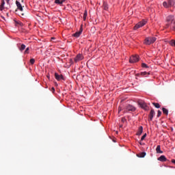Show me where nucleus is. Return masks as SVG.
<instances>
[{"instance_id": "23", "label": "nucleus", "mask_w": 175, "mask_h": 175, "mask_svg": "<svg viewBox=\"0 0 175 175\" xmlns=\"http://www.w3.org/2000/svg\"><path fill=\"white\" fill-rule=\"evenodd\" d=\"M103 6L104 10H107V9H109V5L106 3H104Z\"/></svg>"}, {"instance_id": "33", "label": "nucleus", "mask_w": 175, "mask_h": 175, "mask_svg": "<svg viewBox=\"0 0 175 175\" xmlns=\"http://www.w3.org/2000/svg\"><path fill=\"white\" fill-rule=\"evenodd\" d=\"M172 163H175V160H174V159H172Z\"/></svg>"}, {"instance_id": "13", "label": "nucleus", "mask_w": 175, "mask_h": 175, "mask_svg": "<svg viewBox=\"0 0 175 175\" xmlns=\"http://www.w3.org/2000/svg\"><path fill=\"white\" fill-rule=\"evenodd\" d=\"M5 0H1V4L0 5V10L2 12L5 9Z\"/></svg>"}, {"instance_id": "5", "label": "nucleus", "mask_w": 175, "mask_h": 175, "mask_svg": "<svg viewBox=\"0 0 175 175\" xmlns=\"http://www.w3.org/2000/svg\"><path fill=\"white\" fill-rule=\"evenodd\" d=\"M83 59H84V56L80 53L77 55V56L74 58L75 62H80V61H83Z\"/></svg>"}, {"instance_id": "37", "label": "nucleus", "mask_w": 175, "mask_h": 175, "mask_svg": "<svg viewBox=\"0 0 175 175\" xmlns=\"http://www.w3.org/2000/svg\"><path fill=\"white\" fill-rule=\"evenodd\" d=\"M140 144H141V146H142V143H140Z\"/></svg>"}, {"instance_id": "10", "label": "nucleus", "mask_w": 175, "mask_h": 175, "mask_svg": "<svg viewBox=\"0 0 175 175\" xmlns=\"http://www.w3.org/2000/svg\"><path fill=\"white\" fill-rule=\"evenodd\" d=\"M16 5L18 10H20L21 12H23V5H21V3H20L18 1L16 0Z\"/></svg>"}, {"instance_id": "14", "label": "nucleus", "mask_w": 175, "mask_h": 175, "mask_svg": "<svg viewBox=\"0 0 175 175\" xmlns=\"http://www.w3.org/2000/svg\"><path fill=\"white\" fill-rule=\"evenodd\" d=\"M137 157H138V158H144L146 157V152H142L137 154Z\"/></svg>"}, {"instance_id": "25", "label": "nucleus", "mask_w": 175, "mask_h": 175, "mask_svg": "<svg viewBox=\"0 0 175 175\" xmlns=\"http://www.w3.org/2000/svg\"><path fill=\"white\" fill-rule=\"evenodd\" d=\"M162 115V111H161L160 110H159L157 111V117L159 118L161 117V116Z\"/></svg>"}, {"instance_id": "21", "label": "nucleus", "mask_w": 175, "mask_h": 175, "mask_svg": "<svg viewBox=\"0 0 175 175\" xmlns=\"http://www.w3.org/2000/svg\"><path fill=\"white\" fill-rule=\"evenodd\" d=\"M20 51H23V50H25V44H22L21 47H19Z\"/></svg>"}, {"instance_id": "20", "label": "nucleus", "mask_w": 175, "mask_h": 175, "mask_svg": "<svg viewBox=\"0 0 175 175\" xmlns=\"http://www.w3.org/2000/svg\"><path fill=\"white\" fill-rule=\"evenodd\" d=\"M163 114H165V116H167L169 114V110H167L166 108L162 109Z\"/></svg>"}, {"instance_id": "18", "label": "nucleus", "mask_w": 175, "mask_h": 175, "mask_svg": "<svg viewBox=\"0 0 175 175\" xmlns=\"http://www.w3.org/2000/svg\"><path fill=\"white\" fill-rule=\"evenodd\" d=\"M152 105L154 106V107H156V109L161 108V105H159L158 103H152Z\"/></svg>"}, {"instance_id": "2", "label": "nucleus", "mask_w": 175, "mask_h": 175, "mask_svg": "<svg viewBox=\"0 0 175 175\" xmlns=\"http://www.w3.org/2000/svg\"><path fill=\"white\" fill-rule=\"evenodd\" d=\"M146 24H147V21L143 19L142 21H141L140 22H139L135 25L134 29L135 30L139 29V28H142V27H144Z\"/></svg>"}, {"instance_id": "27", "label": "nucleus", "mask_w": 175, "mask_h": 175, "mask_svg": "<svg viewBox=\"0 0 175 175\" xmlns=\"http://www.w3.org/2000/svg\"><path fill=\"white\" fill-rule=\"evenodd\" d=\"M146 137H147V134L145 133V134L142 137L141 140H142V141L144 140V139H146Z\"/></svg>"}, {"instance_id": "32", "label": "nucleus", "mask_w": 175, "mask_h": 175, "mask_svg": "<svg viewBox=\"0 0 175 175\" xmlns=\"http://www.w3.org/2000/svg\"><path fill=\"white\" fill-rule=\"evenodd\" d=\"M16 24H19L20 25H21V24L23 23H21V22H16Z\"/></svg>"}, {"instance_id": "7", "label": "nucleus", "mask_w": 175, "mask_h": 175, "mask_svg": "<svg viewBox=\"0 0 175 175\" xmlns=\"http://www.w3.org/2000/svg\"><path fill=\"white\" fill-rule=\"evenodd\" d=\"M82 33H83V25H81V27L79 28V31L73 33L72 36H74L75 38H79L80 35H81Z\"/></svg>"}, {"instance_id": "24", "label": "nucleus", "mask_w": 175, "mask_h": 175, "mask_svg": "<svg viewBox=\"0 0 175 175\" xmlns=\"http://www.w3.org/2000/svg\"><path fill=\"white\" fill-rule=\"evenodd\" d=\"M86 19H87V11H85L83 14V20H84V21H85Z\"/></svg>"}, {"instance_id": "1", "label": "nucleus", "mask_w": 175, "mask_h": 175, "mask_svg": "<svg viewBox=\"0 0 175 175\" xmlns=\"http://www.w3.org/2000/svg\"><path fill=\"white\" fill-rule=\"evenodd\" d=\"M157 40V38L155 37H148L144 40V44H147L150 46V44H152Z\"/></svg>"}, {"instance_id": "19", "label": "nucleus", "mask_w": 175, "mask_h": 175, "mask_svg": "<svg viewBox=\"0 0 175 175\" xmlns=\"http://www.w3.org/2000/svg\"><path fill=\"white\" fill-rule=\"evenodd\" d=\"M146 75H150V72H142L139 74H137V76H146Z\"/></svg>"}, {"instance_id": "36", "label": "nucleus", "mask_w": 175, "mask_h": 175, "mask_svg": "<svg viewBox=\"0 0 175 175\" xmlns=\"http://www.w3.org/2000/svg\"><path fill=\"white\" fill-rule=\"evenodd\" d=\"M22 2H24V0H22Z\"/></svg>"}, {"instance_id": "31", "label": "nucleus", "mask_w": 175, "mask_h": 175, "mask_svg": "<svg viewBox=\"0 0 175 175\" xmlns=\"http://www.w3.org/2000/svg\"><path fill=\"white\" fill-rule=\"evenodd\" d=\"M121 110H122V109H121V107H119V108H118V113H120V111H121Z\"/></svg>"}, {"instance_id": "11", "label": "nucleus", "mask_w": 175, "mask_h": 175, "mask_svg": "<svg viewBox=\"0 0 175 175\" xmlns=\"http://www.w3.org/2000/svg\"><path fill=\"white\" fill-rule=\"evenodd\" d=\"M158 161H160L161 162H166L167 161V159H166V157L164 155H161L160 157L158 158Z\"/></svg>"}, {"instance_id": "4", "label": "nucleus", "mask_w": 175, "mask_h": 175, "mask_svg": "<svg viewBox=\"0 0 175 175\" xmlns=\"http://www.w3.org/2000/svg\"><path fill=\"white\" fill-rule=\"evenodd\" d=\"M137 62H139V55H132L129 59L130 64H135Z\"/></svg>"}, {"instance_id": "28", "label": "nucleus", "mask_w": 175, "mask_h": 175, "mask_svg": "<svg viewBox=\"0 0 175 175\" xmlns=\"http://www.w3.org/2000/svg\"><path fill=\"white\" fill-rule=\"evenodd\" d=\"M142 68H148V66H147V64H146L145 63H142Z\"/></svg>"}, {"instance_id": "12", "label": "nucleus", "mask_w": 175, "mask_h": 175, "mask_svg": "<svg viewBox=\"0 0 175 175\" xmlns=\"http://www.w3.org/2000/svg\"><path fill=\"white\" fill-rule=\"evenodd\" d=\"M142 133H143V126H139L138 131L137 133V136H140V135H142Z\"/></svg>"}, {"instance_id": "6", "label": "nucleus", "mask_w": 175, "mask_h": 175, "mask_svg": "<svg viewBox=\"0 0 175 175\" xmlns=\"http://www.w3.org/2000/svg\"><path fill=\"white\" fill-rule=\"evenodd\" d=\"M138 104L140 106V107H142V109H144V110H148V106H147V104H146L144 101H139Z\"/></svg>"}, {"instance_id": "16", "label": "nucleus", "mask_w": 175, "mask_h": 175, "mask_svg": "<svg viewBox=\"0 0 175 175\" xmlns=\"http://www.w3.org/2000/svg\"><path fill=\"white\" fill-rule=\"evenodd\" d=\"M156 151L157 152V154H162L163 152L161 150V146L159 145L157 146V148H156Z\"/></svg>"}, {"instance_id": "34", "label": "nucleus", "mask_w": 175, "mask_h": 175, "mask_svg": "<svg viewBox=\"0 0 175 175\" xmlns=\"http://www.w3.org/2000/svg\"><path fill=\"white\" fill-rule=\"evenodd\" d=\"M10 0H5V1L7 2V3H9V1H10Z\"/></svg>"}, {"instance_id": "35", "label": "nucleus", "mask_w": 175, "mask_h": 175, "mask_svg": "<svg viewBox=\"0 0 175 175\" xmlns=\"http://www.w3.org/2000/svg\"><path fill=\"white\" fill-rule=\"evenodd\" d=\"M21 16H24V13H22V14H21Z\"/></svg>"}, {"instance_id": "17", "label": "nucleus", "mask_w": 175, "mask_h": 175, "mask_svg": "<svg viewBox=\"0 0 175 175\" xmlns=\"http://www.w3.org/2000/svg\"><path fill=\"white\" fill-rule=\"evenodd\" d=\"M65 0H55V3H57L58 5H62Z\"/></svg>"}, {"instance_id": "30", "label": "nucleus", "mask_w": 175, "mask_h": 175, "mask_svg": "<svg viewBox=\"0 0 175 175\" xmlns=\"http://www.w3.org/2000/svg\"><path fill=\"white\" fill-rule=\"evenodd\" d=\"M55 91V89L54 88H52V92H54Z\"/></svg>"}, {"instance_id": "8", "label": "nucleus", "mask_w": 175, "mask_h": 175, "mask_svg": "<svg viewBox=\"0 0 175 175\" xmlns=\"http://www.w3.org/2000/svg\"><path fill=\"white\" fill-rule=\"evenodd\" d=\"M154 116H155V111H154V109H151L150 114H149L148 121H151L152 120V118H154Z\"/></svg>"}, {"instance_id": "15", "label": "nucleus", "mask_w": 175, "mask_h": 175, "mask_svg": "<svg viewBox=\"0 0 175 175\" xmlns=\"http://www.w3.org/2000/svg\"><path fill=\"white\" fill-rule=\"evenodd\" d=\"M174 3H175V0H169L168 1V5L170 7L172 6H174Z\"/></svg>"}, {"instance_id": "22", "label": "nucleus", "mask_w": 175, "mask_h": 175, "mask_svg": "<svg viewBox=\"0 0 175 175\" xmlns=\"http://www.w3.org/2000/svg\"><path fill=\"white\" fill-rule=\"evenodd\" d=\"M163 5L164 6V8H170V5H169V3L166 2V1H164L163 3Z\"/></svg>"}, {"instance_id": "26", "label": "nucleus", "mask_w": 175, "mask_h": 175, "mask_svg": "<svg viewBox=\"0 0 175 175\" xmlns=\"http://www.w3.org/2000/svg\"><path fill=\"white\" fill-rule=\"evenodd\" d=\"M29 62L31 65H33L35 64V59H31Z\"/></svg>"}, {"instance_id": "3", "label": "nucleus", "mask_w": 175, "mask_h": 175, "mask_svg": "<svg viewBox=\"0 0 175 175\" xmlns=\"http://www.w3.org/2000/svg\"><path fill=\"white\" fill-rule=\"evenodd\" d=\"M124 111H126V113H127V111H136V108L135 106L131 104H129L125 106Z\"/></svg>"}, {"instance_id": "29", "label": "nucleus", "mask_w": 175, "mask_h": 175, "mask_svg": "<svg viewBox=\"0 0 175 175\" xmlns=\"http://www.w3.org/2000/svg\"><path fill=\"white\" fill-rule=\"evenodd\" d=\"M29 48H27L25 51V54H28L29 52Z\"/></svg>"}, {"instance_id": "9", "label": "nucleus", "mask_w": 175, "mask_h": 175, "mask_svg": "<svg viewBox=\"0 0 175 175\" xmlns=\"http://www.w3.org/2000/svg\"><path fill=\"white\" fill-rule=\"evenodd\" d=\"M55 77L56 80H58V81H59L60 80H64V76L62 75H59L57 72L55 73Z\"/></svg>"}]
</instances>
